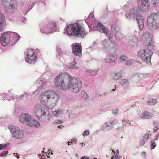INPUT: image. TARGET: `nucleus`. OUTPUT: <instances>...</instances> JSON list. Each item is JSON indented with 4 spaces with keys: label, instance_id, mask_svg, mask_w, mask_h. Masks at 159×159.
<instances>
[{
    "label": "nucleus",
    "instance_id": "22",
    "mask_svg": "<svg viewBox=\"0 0 159 159\" xmlns=\"http://www.w3.org/2000/svg\"><path fill=\"white\" fill-rule=\"evenodd\" d=\"M123 75V73L120 71L116 74L113 76V79L115 80H118L121 78Z\"/></svg>",
    "mask_w": 159,
    "mask_h": 159
},
{
    "label": "nucleus",
    "instance_id": "13",
    "mask_svg": "<svg viewBox=\"0 0 159 159\" xmlns=\"http://www.w3.org/2000/svg\"><path fill=\"white\" fill-rule=\"evenodd\" d=\"M138 7L141 11L145 12L149 8V3L147 0H143L139 2Z\"/></svg>",
    "mask_w": 159,
    "mask_h": 159
},
{
    "label": "nucleus",
    "instance_id": "51",
    "mask_svg": "<svg viewBox=\"0 0 159 159\" xmlns=\"http://www.w3.org/2000/svg\"><path fill=\"white\" fill-rule=\"evenodd\" d=\"M75 156L76 157H77L78 156V155L76 153L75 154Z\"/></svg>",
    "mask_w": 159,
    "mask_h": 159
},
{
    "label": "nucleus",
    "instance_id": "8",
    "mask_svg": "<svg viewBox=\"0 0 159 159\" xmlns=\"http://www.w3.org/2000/svg\"><path fill=\"white\" fill-rule=\"evenodd\" d=\"M33 112L34 115L38 118L46 116L48 114V111L45 107L39 104H37L34 106Z\"/></svg>",
    "mask_w": 159,
    "mask_h": 159
},
{
    "label": "nucleus",
    "instance_id": "25",
    "mask_svg": "<svg viewBox=\"0 0 159 159\" xmlns=\"http://www.w3.org/2000/svg\"><path fill=\"white\" fill-rule=\"evenodd\" d=\"M76 63L74 62L73 63H69L66 65V66L69 68L74 69L75 68H77V67L75 65Z\"/></svg>",
    "mask_w": 159,
    "mask_h": 159
},
{
    "label": "nucleus",
    "instance_id": "60",
    "mask_svg": "<svg viewBox=\"0 0 159 159\" xmlns=\"http://www.w3.org/2000/svg\"><path fill=\"white\" fill-rule=\"evenodd\" d=\"M94 159H97V158H94Z\"/></svg>",
    "mask_w": 159,
    "mask_h": 159
},
{
    "label": "nucleus",
    "instance_id": "56",
    "mask_svg": "<svg viewBox=\"0 0 159 159\" xmlns=\"http://www.w3.org/2000/svg\"><path fill=\"white\" fill-rule=\"evenodd\" d=\"M61 125H60V126L59 127V128H62V127H61Z\"/></svg>",
    "mask_w": 159,
    "mask_h": 159
},
{
    "label": "nucleus",
    "instance_id": "14",
    "mask_svg": "<svg viewBox=\"0 0 159 159\" xmlns=\"http://www.w3.org/2000/svg\"><path fill=\"white\" fill-rule=\"evenodd\" d=\"M143 38L147 46H149L152 45V36L150 33L148 32H145L143 35Z\"/></svg>",
    "mask_w": 159,
    "mask_h": 159
},
{
    "label": "nucleus",
    "instance_id": "32",
    "mask_svg": "<svg viewBox=\"0 0 159 159\" xmlns=\"http://www.w3.org/2000/svg\"><path fill=\"white\" fill-rule=\"evenodd\" d=\"M133 62L134 61L132 60H129L126 61L125 64L127 65H130L133 63Z\"/></svg>",
    "mask_w": 159,
    "mask_h": 159
},
{
    "label": "nucleus",
    "instance_id": "42",
    "mask_svg": "<svg viewBox=\"0 0 159 159\" xmlns=\"http://www.w3.org/2000/svg\"><path fill=\"white\" fill-rule=\"evenodd\" d=\"M118 123V121L116 120H114L111 123V124L114 125Z\"/></svg>",
    "mask_w": 159,
    "mask_h": 159
},
{
    "label": "nucleus",
    "instance_id": "28",
    "mask_svg": "<svg viewBox=\"0 0 159 159\" xmlns=\"http://www.w3.org/2000/svg\"><path fill=\"white\" fill-rule=\"evenodd\" d=\"M81 96L83 97V98L87 99L89 98V96L87 94V93L85 92L82 90L81 92Z\"/></svg>",
    "mask_w": 159,
    "mask_h": 159
},
{
    "label": "nucleus",
    "instance_id": "43",
    "mask_svg": "<svg viewBox=\"0 0 159 159\" xmlns=\"http://www.w3.org/2000/svg\"><path fill=\"white\" fill-rule=\"evenodd\" d=\"M158 4V1L157 0H155L153 3V6L154 7H156Z\"/></svg>",
    "mask_w": 159,
    "mask_h": 159
},
{
    "label": "nucleus",
    "instance_id": "37",
    "mask_svg": "<svg viewBox=\"0 0 159 159\" xmlns=\"http://www.w3.org/2000/svg\"><path fill=\"white\" fill-rule=\"evenodd\" d=\"M147 140L143 138V139L140 141V145H143L147 142Z\"/></svg>",
    "mask_w": 159,
    "mask_h": 159
},
{
    "label": "nucleus",
    "instance_id": "55",
    "mask_svg": "<svg viewBox=\"0 0 159 159\" xmlns=\"http://www.w3.org/2000/svg\"><path fill=\"white\" fill-rule=\"evenodd\" d=\"M115 90V89H113L112 90V91H114Z\"/></svg>",
    "mask_w": 159,
    "mask_h": 159
},
{
    "label": "nucleus",
    "instance_id": "52",
    "mask_svg": "<svg viewBox=\"0 0 159 159\" xmlns=\"http://www.w3.org/2000/svg\"><path fill=\"white\" fill-rule=\"evenodd\" d=\"M8 151H7L6 152V155H7V153H8Z\"/></svg>",
    "mask_w": 159,
    "mask_h": 159
},
{
    "label": "nucleus",
    "instance_id": "45",
    "mask_svg": "<svg viewBox=\"0 0 159 159\" xmlns=\"http://www.w3.org/2000/svg\"><path fill=\"white\" fill-rule=\"evenodd\" d=\"M6 155L5 151H3L0 154V156L1 157L5 156Z\"/></svg>",
    "mask_w": 159,
    "mask_h": 159
},
{
    "label": "nucleus",
    "instance_id": "11",
    "mask_svg": "<svg viewBox=\"0 0 159 159\" xmlns=\"http://www.w3.org/2000/svg\"><path fill=\"white\" fill-rule=\"evenodd\" d=\"M25 61L31 64H34L36 62L38 57L35 53V52L32 49L28 50L25 54Z\"/></svg>",
    "mask_w": 159,
    "mask_h": 159
},
{
    "label": "nucleus",
    "instance_id": "50",
    "mask_svg": "<svg viewBox=\"0 0 159 159\" xmlns=\"http://www.w3.org/2000/svg\"><path fill=\"white\" fill-rule=\"evenodd\" d=\"M70 143H71L69 141L68 142V145H70Z\"/></svg>",
    "mask_w": 159,
    "mask_h": 159
},
{
    "label": "nucleus",
    "instance_id": "23",
    "mask_svg": "<svg viewBox=\"0 0 159 159\" xmlns=\"http://www.w3.org/2000/svg\"><path fill=\"white\" fill-rule=\"evenodd\" d=\"M11 37H13L15 42H16L19 39L20 36L16 33L11 32Z\"/></svg>",
    "mask_w": 159,
    "mask_h": 159
},
{
    "label": "nucleus",
    "instance_id": "34",
    "mask_svg": "<svg viewBox=\"0 0 159 159\" xmlns=\"http://www.w3.org/2000/svg\"><path fill=\"white\" fill-rule=\"evenodd\" d=\"M122 122L123 125L125 126H126L127 124H130V122L129 120H122Z\"/></svg>",
    "mask_w": 159,
    "mask_h": 159
},
{
    "label": "nucleus",
    "instance_id": "59",
    "mask_svg": "<svg viewBox=\"0 0 159 159\" xmlns=\"http://www.w3.org/2000/svg\"><path fill=\"white\" fill-rule=\"evenodd\" d=\"M106 157H108L107 155H106Z\"/></svg>",
    "mask_w": 159,
    "mask_h": 159
},
{
    "label": "nucleus",
    "instance_id": "1",
    "mask_svg": "<svg viewBox=\"0 0 159 159\" xmlns=\"http://www.w3.org/2000/svg\"><path fill=\"white\" fill-rule=\"evenodd\" d=\"M59 98V94L55 92L48 90L41 93L39 100L41 104L52 109L56 105Z\"/></svg>",
    "mask_w": 159,
    "mask_h": 159
},
{
    "label": "nucleus",
    "instance_id": "31",
    "mask_svg": "<svg viewBox=\"0 0 159 159\" xmlns=\"http://www.w3.org/2000/svg\"><path fill=\"white\" fill-rule=\"evenodd\" d=\"M127 59V57L125 56L122 55L120 56V61L123 62L124 61H125Z\"/></svg>",
    "mask_w": 159,
    "mask_h": 159
},
{
    "label": "nucleus",
    "instance_id": "12",
    "mask_svg": "<svg viewBox=\"0 0 159 159\" xmlns=\"http://www.w3.org/2000/svg\"><path fill=\"white\" fill-rule=\"evenodd\" d=\"M11 35L9 32H4L2 34L1 38V44L4 46H6L10 42Z\"/></svg>",
    "mask_w": 159,
    "mask_h": 159
},
{
    "label": "nucleus",
    "instance_id": "2",
    "mask_svg": "<svg viewBox=\"0 0 159 159\" xmlns=\"http://www.w3.org/2000/svg\"><path fill=\"white\" fill-rule=\"evenodd\" d=\"M64 31L68 35L79 38L83 37L87 34L84 25L79 23L69 25L65 29Z\"/></svg>",
    "mask_w": 159,
    "mask_h": 159
},
{
    "label": "nucleus",
    "instance_id": "20",
    "mask_svg": "<svg viewBox=\"0 0 159 159\" xmlns=\"http://www.w3.org/2000/svg\"><path fill=\"white\" fill-rule=\"evenodd\" d=\"M48 28L50 29L51 32L52 31L54 30V28L56 26L57 24L56 23L53 21H50L48 24Z\"/></svg>",
    "mask_w": 159,
    "mask_h": 159
},
{
    "label": "nucleus",
    "instance_id": "30",
    "mask_svg": "<svg viewBox=\"0 0 159 159\" xmlns=\"http://www.w3.org/2000/svg\"><path fill=\"white\" fill-rule=\"evenodd\" d=\"M0 22H6L5 17L3 14L1 13H0Z\"/></svg>",
    "mask_w": 159,
    "mask_h": 159
},
{
    "label": "nucleus",
    "instance_id": "17",
    "mask_svg": "<svg viewBox=\"0 0 159 159\" xmlns=\"http://www.w3.org/2000/svg\"><path fill=\"white\" fill-rule=\"evenodd\" d=\"M97 27L100 30H102L103 32L106 34L107 36H108L109 39L110 40L112 38V36L111 35H109L108 30L102 24L99 23Z\"/></svg>",
    "mask_w": 159,
    "mask_h": 159
},
{
    "label": "nucleus",
    "instance_id": "10",
    "mask_svg": "<svg viewBox=\"0 0 159 159\" xmlns=\"http://www.w3.org/2000/svg\"><path fill=\"white\" fill-rule=\"evenodd\" d=\"M8 128L14 138L20 139L23 137V132L19 127L12 125H10L8 126Z\"/></svg>",
    "mask_w": 159,
    "mask_h": 159
},
{
    "label": "nucleus",
    "instance_id": "54",
    "mask_svg": "<svg viewBox=\"0 0 159 159\" xmlns=\"http://www.w3.org/2000/svg\"><path fill=\"white\" fill-rule=\"evenodd\" d=\"M114 158L113 156L112 155V157L111 158V159H113Z\"/></svg>",
    "mask_w": 159,
    "mask_h": 159
},
{
    "label": "nucleus",
    "instance_id": "21",
    "mask_svg": "<svg viewBox=\"0 0 159 159\" xmlns=\"http://www.w3.org/2000/svg\"><path fill=\"white\" fill-rule=\"evenodd\" d=\"M41 31L43 33L48 34L51 32L48 25H46L41 29Z\"/></svg>",
    "mask_w": 159,
    "mask_h": 159
},
{
    "label": "nucleus",
    "instance_id": "18",
    "mask_svg": "<svg viewBox=\"0 0 159 159\" xmlns=\"http://www.w3.org/2000/svg\"><path fill=\"white\" fill-rule=\"evenodd\" d=\"M109 59H106L105 61L107 63L112 62L115 61L117 58L116 55L114 54L113 55L112 54L110 55Z\"/></svg>",
    "mask_w": 159,
    "mask_h": 159
},
{
    "label": "nucleus",
    "instance_id": "48",
    "mask_svg": "<svg viewBox=\"0 0 159 159\" xmlns=\"http://www.w3.org/2000/svg\"><path fill=\"white\" fill-rule=\"evenodd\" d=\"M111 155H112V154L113 153H114V154H115V152L114 151V150H112V151L111 152Z\"/></svg>",
    "mask_w": 159,
    "mask_h": 159
},
{
    "label": "nucleus",
    "instance_id": "38",
    "mask_svg": "<svg viewBox=\"0 0 159 159\" xmlns=\"http://www.w3.org/2000/svg\"><path fill=\"white\" fill-rule=\"evenodd\" d=\"M7 147V144H0V150Z\"/></svg>",
    "mask_w": 159,
    "mask_h": 159
},
{
    "label": "nucleus",
    "instance_id": "26",
    "mask_svg": "<svg viewBox=\"0 0 159 159\" xmlns=\"http://www.w3.org/2000/svg\"><path fill=\"white\" fill-rule=\"evenodd\" d=\"M157 102V100L155 99L150 98L149 101L147 102L148 105H152L156 104Z\"/></svg>",
    "mask_w": 159,
    "mask_h": 159
},
{
    "label": "nucleus",
    "instance_id": "16",
    "mask_svg": "<svg viewBox=\"0 0 159 159\" xmlns=\"http://www.w3.org/2000/svg\"><path fill=\"white\" fill-rule=\"evenodd\" d=\"M13 0H3L2 3L6 6V8H8L10 12L14 11V8L12 2Z\"/></svg>",
    "mask_w": 159,
    "mask_h": 159
},
{
    "label": "nucleus",
    "instance_id": "46",
    "mask_svg": "<svg viewBox=\"0 0 159 159\" xmlns=\"http://www.w3.org/2000/svg\"><path fill=\"white\" fill-rule=\"evenodd\" d=\"M80 159H89V157L87 156H84L82 157Z\"/></svg>",
    "mask_w": 159,
    "mask_h": 159
},
{
    "label": "nucleus",
    "instance_id": "15",
    "mask_svg": "<svg viewBox=\"0 0 159 159\" xmlns=\"http://www.w3.org/2000/svg\"><path fill=\"white\" fill-rule=\"evenodd\" d=\"M72 52L74 55L80 56L82 55V47L79 45H73Z\"/></svg>",
    "mask_w": 159,
    "mask_h": 159
},
{
    "label": "nucleus",
    "instance_id": "53",
    "mask_svg": "<svg viewBox=\"0 0 159 159\" xmlns=\"http://www.w3.org/2000/svg\"><path fill=\"white\" fill-rule=\"evenodd\" d=\"M17 158H18V159H19L20 158V157H19V156H17V157H16Z\"/></svg>",
    "mask_w": 159,
    "mask_h": 159
},
{
    "label": "nucleus",
    "instance_id": "58",
    "mask_svg": "<svg viewBox=\"0 0 159 159\" xmlns=\"http://www.w3.org/2000/svg\"><path fill=\"white\" fill-rule=\"evenodd\" d=\"M115 158H116V159H117V157H115Z\"/></svg>",
    "mask_w": 159,
    "mask_h": 159
},
{
    "label": "nucleus",
    "instance_id": "29",
    "mask_svg": "<svg viewBox=\"0 0 159 159\" xmlns=\"http://www.w3.org/2000/svg\"><path fill=\"white\" fill-rule=\"evenodd\" d=\"M6 25L5 22H0V32L2 31L4 29V26Z\"/></svg>",
    "mask_w": 159,
    "mask_h": 159
},
{
    "label": "nucleus",
    "instance_id": "9",
    "mask_svg": "<svg viewBox=\"0 0 159 159\" xmlns=\"http://www.w3.org/2000/svg\"><path fill=\"white\" fill-rule=\"evenodd\" d=\"M152 54L153 52L149 49L147 48L139 51L138 55L143 61L148 63L150 62Z\"/></svg>",
    "mask_w": 159,
    "mask_h": 159
},
{
    "label": "nucleus",
    "instance_id": "47",
    "mask_svg": "<svg viewBox=\"0 0 159 159\" xmlns=\"http://www.w3.org/2000/svg\"><path fill=\"white\" fill-rule=\"evenodd\" d=\"M18 155V153H14L13 154V155L15 156V157H16Z\"/></svg>",
    "mask_w": 159,
    "mask_h": 159
},
{
    "label": "nucleus",
    "instance_id": "57",
    "mask_svg": "<svg viewBox=\"0 0 159 159\" xmlns=\"http://www.w3.org/2000/svg\"><path fill=\"white\" fill-rule=\"evenodd\" d=\"M61 125H60V126L59 127V128H62V127H61Z\"/></svg>",
    "mask_w": 159,
    "mask_h": 159
},
{
    "label": "nucleus",
    "instance_id": "3",
    "mask_svg": "<svg viewBox=\"0 0 159 159\" xmlns=\"http://www.w3.org/2000/svg\"><path fill=\"white\" fill-rule=\"evenodd\" d=\"M70 76L65 74H61L57 75L54 80V84L58 89L66 90L68 81Z\"/></svg>",
    "mask_w": 159,
    "mask_h": 159
},
{
    "label": "nucleus",
    "instance_id": "5",
    "mask_svg": "<svg viewBox=\"0 0 159 159\" xmlns=\"http://www.w3.org/2000/svg\"><path fill=\"white\" fill-rule=\"evenodd\" d=\"M19 119L21 122L30 126L37 127L40 125L39 123L34 120V118L28 114H22L20 116Z\"/></svg>",
    "mask_w": 159,
    "mask_h": 159
},
{
    "label": "nucleus",
    "instance_id": "41",
    "mask_svg": "<svg viewBox=\"0 0 159 159\" xmlns=\"http://www.w3.org/2000/svg\"><path fill=\"white\" fill-rule=\"evenodd\" d=\"M77 142V140L75 139H71V143L72 144H75Z\"/></svg>",
    "mask_w": 159,
    "mask_h": 159
},
{
    "label": "nucleus",
    "instance_id": "19",
    "mask_svg": "<svg viewBox=\"0 0 159 159\" xmlns=\"http://www.w3.org/2000/svg\"><path fill=\"white\" fill-rule=\"evenodd\" d=\"M153 116V114L147 111H145L142 114V117L144 119H150Z\"/></svg>",
    "mask_w": 159,
    "mask_h": 159
},
{
    "label": "nucleus",
    "instance_id": "49",
    "mask_svg": "<svg viewBox=\"0 0 159 159\" xmlns=\"http://www.w3.org/2000/svg\"><path fill=\"white\" fill-rule=\"evenodd\" d=\"M116 152H117L118 154H119V151L118 150H116Z\"/></svg>",
    "mask_w": 159,
    "mask_h": 159
},
{
    "label": "nucleus",
    "instance_id": "24",
    "mask_svg": "<svg viewBox=\"0 0 159 159\" xmlns=\"http://www.w3.org/2000/svg\"><path fill=\"white\" fill-rule=\"evenodd\" d=\"M63 111L61 109H59L58 110H57L52 111V114L53 116H59L60 114H62Z\"/></svg>",
    "mask_w": 159,
    "mask_h": 159
},
{
    "label": "nucleus",
    "instance_id": "39",
    "mask_svg": "<svg viewBox=\"0 0 159 159\" xmlns=\"http://www.w3.org/2000/svg\"><path fill=\"white\" fill-rule=\"evenodd\" d=\"M89 134V131L88 130H86L82 133V135L84 136H87Z\"/></svg>",
    "mask_w": 159,
    "mask_h": 159
},
{
    "label": "nucleus",
    "instance_id": "6",
    "mask_svg": "<svg viewBox=\"0 0 159 159\" xmlns=\"http://www.w3.org/2000/svg\"><path fill=\"white\" fill-rule=\"evenodd\" d=\"M147 23L151 29L159 28V12L151 13L147 18Z\"/></svg>",
    "mask_w": 159,
    "mask_h": 159
},
{
    "label": "nucleus",
    "instance_id": "35",
    "mask_svg": "<svg viewBox=\"0 0 159 159\" xmlns=\"http://www.w3.org/2000/svg\"><path fill=\"white\" fill-rule=\"evenodd\" d=\"M62 123V121L60 120H57L53 121L52 123L53 124H61Z\"/></svg>",
    "mask_w": 159,
    "mask_h": 159
},
{
    "label": "nucleus",
    "instance_id": "44",
    "mask_svg": "<svg viewBox=\"0 0 159 159\" xmlns=\"http://www.w3.org/2000/svg\"><path fill=\"white\" fill-rule=\"evenodd\" d=\"M158 128L157 126H155L153 128V131L154 133H156L158 131Z\"/></svg>",
    "mask_w": 159,
    "mask_h": 159
},
{
    "label": "nucleus",
    "instance_id": "4",
    "mask_svg": "<svg viewBox=\"0 0 159 159\" xmlns=\"http://www.w3.org/2000/svg\"><path fill=\"white\" fill-rule=\"evenodd\" d=\"M128 16L129 18L133 19L136 17L139 29L141 31L144 28V21L143 17L139 14V10L137 8H133L129 11Z\"/></svg>",
    "mask_w": 159,
    "mask_h": 159
},
{
    "label": "nucleus",
    "instance_id": "27",
    "mask_svg": "<svg viewBox=\"0 0 159 159\" xmlns=\"http://www.w3.org/2000/svg\"><path fill=\"white\" fill-rule=\"evenodd\" d=\"M120 82L123 86L127 87L129 85V82L125 79L121 80Z\"/></svg>",
    "mask_w": 159,
    "mask_h": 159
},
{
    "label": "nucleus",
    "instance_id": "33",
    "mask_svg": "<svg viewBox=\"0 0 159 159\" xmlns=\"http://www.w3.org/2000/svg\"><path fill=\"white\" fill-rule=\"evenodd\" d=\"M151 148L152 149H154L156 146L155 142L154 141H152L151 142Z\"/></svg>",
    "mask_w": 159,
    "mask_h": 159
},
{
    "label": "nucleus",
    "instance_id": "40",
    "mask_svg": "<svg viewBox=\"0 0 159 159\" xmlns=\"http://www.w3.org/2000/svg\"><path fill=\"white\" fill-rule=\"evenodd\" d=\"M149 134L148 133H146L143 136V138L147 141V139L149 138Z\"/></svg>",
    "mask_w": 159,
    "mask_h": 159
},
{
    "label": "nucleus",
    "instance_id": "36",
    "mask_svg": "<svg viewBox=\"0 0 159 159\" xmlns=\"http://www.w3.org/2000/svg\"><path fill=\"white\" fill-rule=\"evenodd\" d=\"M89 73L92 76L95 75L97 74V71L95 70H90Z\"/></svg>",
    "mask_w": 159,
    "mask_h": 159
},
{
    "label": "nucleus",
    "instance_id": "7",
    "mask_svg": "<svg viewBox=\"0 0 159 159\" xmlns=\"http://www.w3.org/2000/svg\"><path fill=\"white\" fill-rule=\"evenodd\" d=\"M67 85L66 90H70L72 92L78 93L80 91L81 83L78 82L76 78L70 76Z\"/></svg>",
    "mask_w": 159,
    "mask_h": 159
}]
</instances>
